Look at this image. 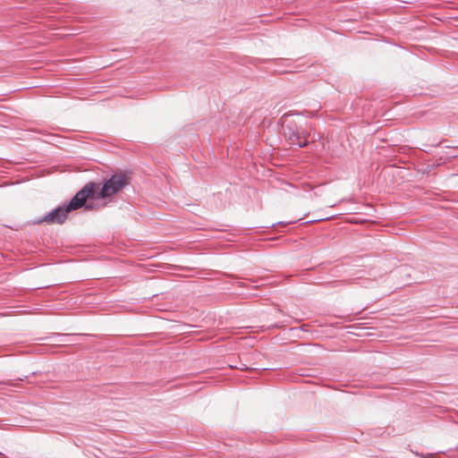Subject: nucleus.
Here are the masks:
<instances>
[{
  "mask_svg": "<svg viewBox=\"0 0 458 458\" xmlns=\"http://www.w3.org/2000/svg\"><path fill=\"white\" fill-rule=\"evenodd\" d=\"M295 114H301L300 113L291 111L289 113L284 114V116H289V115H295Z\"/></svg>",
  "mask_w": 458,
  "mask_h": 458,
  "instance_id": "nucleus-4",
  "label": "nucleus"
},
{
  "mask_svg": "<svg viewBox=\"0 0 458 458\" xmlns=\"http://www.w3.org/2000/svg\"><path fill=\"white\" fill-rule=\"evenodd\" d=\"M307 125V123L305 125H302L298 124L294 121H289L284 127V134L292 145H295L298 148H304L308 146V138L310 137Z\"/></svg>",
  "mask_w": 458,
  "mask_h": 458,
  "instance_id": "nucleus-2",
  "label": "nucleus"
},
{
  "mask_svg": "<svg viewBox=\"0 0 458 458\" xmlns=\"http://www.w3.org/2000/svg\"><path fill=\"white\" fill-rule=\"evenodd\" d=\"M95 187V182H90L87 183L81 190L75 193L68 204L59 206L48 212L42 218L38 219V223L63 224L68 213L71 211L77 210L82 207H84L85 209H92L93 206L88 204L87 199H96Z\"/></svg>",
  "mask_w": 458,
  "mask_h": 458,
  "instance_id": "nucleus-1",
  "label": "nucleus"
},
{
  "mask_svg": "<svg viewBox=\"0 0 458 458\" xmlns=\"http://www.w3.org/2000/svg\"><path fill=\"white\" fill-rule=\"evenodd\" d=\"M128 184L129 177L126 174L122 173L112 174L110 178L104 182L99 192H97L98 185L95 183V199L111 197Z\"/></svg>",
  "mask_w": 458,
  "mask_h": 458,
  "instance_id": "nucleus-3",
  "label": "nucleus"
},
{
  "mask_svg": "<svg viewBox=\"0 0 458 458\" xmlns=\"http://www.w3.org/2000/svg\"><path fill=\"white\" fill-rule=\"evenodd\" d=\"M301 114H303V115H310V114H311V113L309 112V111H304L303 113H301Z\"/></svg>",
  "mask_w": 458,
  "mask_h": 458,
  "instance_id": "nucleus-5",
  "label": "nucleus"
}]
</instances>
